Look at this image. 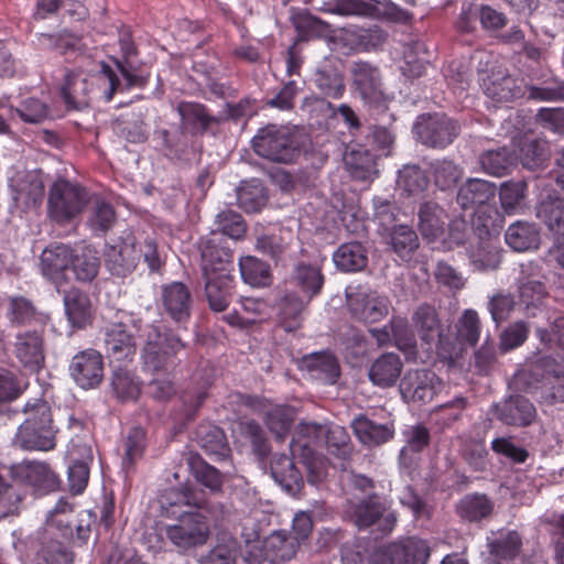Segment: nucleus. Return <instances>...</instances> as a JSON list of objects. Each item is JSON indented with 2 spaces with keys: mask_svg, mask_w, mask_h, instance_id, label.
<instances>
[{
  "mask_svg": "<svg viewBox=\"0 0 564 564\" xmlns=\"http://www.w3.org/2000/svg\"><path fill=\"white\" fill-rule=\"evenodd\" d=\"M73 250L65 245H55L44 249L41 254L42 273L58 289L64 281L69 280Z\"/></svg>",
  "mask_w": 564,
  "mask_h": 564,
  "instance_id": "obj_19",
  "label": "nucleus"
},
{
  "mask_svg": "<svg viewBox=\"0 0 564 564\" xmlns=\"http://www.w3.org/2000/svg\"><path fill=\"white\" fill-rule=\"evenodd\" d=\"M10 187L17 206L23 208L37 205L43 197L44 186L35 172L17 173L10 180Z\"/></svg>",
  "mask_w": 564,
  "mask_h": 564,
  "instance_id": "obj_24",
  "label": "nucleus"
},
{
  "mask_svg": "<svg viewBox=\"0 0 564 564\" xmlns=\"http://www.w3.org/2000/svg\"><path fill=\"white\" fill-rule=\"evenodd\" d=\"M457 340L475 346L480 337L481 324L478 313L473 308L465 310L457 324Z\"/></svg>",
  "mask_w": 564,
  "mask_h": 564,
  "instance_id": "obj_52",
  "label": "nucleus"
},
{
  "mask_svg": "<svg viewBox=\"0 0 564 564\" xmlns=\"http://www.w3.org/2000/svg\"><path fill=\"white\" fill-rule=\"evenodd\" d=\"M496 194V186L481 178H469L458 189L457 203L463 209L474 210L488 204Z\"/></svg>",
  "mask_w": 564,
  "mask_h": 564,
  "instance_id": "obj_27",
  "label": "nucleus"
},
{
  "mask_svg": "<svg viewBox=\"0 0 564 564\" xmlns=\"http://www.w3.org/2000/svg\"><path fill=\"white\" fill-rule=\"evenodd\" d=\"M115 220L116 214L112 206L101 198H95L87 219L89 228L101 235L112 227Z\"/></svg>",
  "mask_w": 564,
  "mask_h": 564,
  "instance_id": "obj_48",
  "label": "nucleus"
},
{
  "mask_svg": "<svg viewBox=\"0 0 564 564\" xmlns=\"http://www.w3.org/2000/svg\"><path fill=\"white\" fill-rule=\"evenodd\" d=\"M323 443L326 444L329 454L343 460L347 459L351 454L349 434L339 425H325Z\"/></svg>",
  "mask_w": 564,
  "mask_h": 564,
  "instance_id": "obj_51",
  "label": "nucleus"
},
{
  "mask_svg": "<svg viewBox=\"0 0 564 564\" xmlns=\"http://www.w3.org/2000/svg\"><path fill=\"white\" fill-rule=\"evenodd\" d=\"M202 271L205 295L213 311H225L234 290L231 253L208 241L202 250Z\"/></svg>",
  "mask_w": 564,
  "mask_h": 564,
  "instance_id": "obj_2",
  "label": "nucleus"
},
{
  "mask_svg": "<svg viewBox=\"0 0 564 564\" xmlns=\"http://www.w3.org/2000/svg\"><path fill=\"white\" fill-rule=\"evenodd\" d=\"M177 111L183 126L193 131L205 130L210 122V117L203 105L184 101L177 106Z\"/></svg>",
  "mask_w": 564,
  "mask_h": 564,
  "instance_id": "obj_55",
  "label": "nucleus"
},
{
  "mask_svg": "<svg viewBox=\"0 0 564 564\" xmlns=\"http://www.w3.org/2000/svg\"><path fill=\"white\" fill-rule=\"evenodd\" d=\"M239 268L242 280L251 286H265L271 282L269 265L256 257H242Z\"/></svg>",
  "mask_w": 564,
  "mask_h": 564,
  "instance_id": "obj_44",
  "label": "nucleus"
},
{
  "mask_svg": "<svg viewBox=\"0 0 564 564\" xmlns=\"http://www.w3.org/2000/svg\"><path fill=\"white\" fill-rule=\"evenodd\" d=\"M520 545V536L514 531L501 533L500 538L489 541L491 554L503 560L513 558L519 553Z\"/></svg>",
  "mask_w": 564,
  "mask_h": 564,
  "instance_id": "obj_62",
  "label": "nucleus"
},
{
  "mask_svg": "<svg viewBox=\"0 0 564 564\" xmlns=\"http://www.w3.org/2000/svg\"><path fill=\"white\" fill-rule=\"evenodd\" d=\"M145 448V432L141 427L130 430L123 443L124 455L122 458V467L130 469L134 463L140 459Z\"/></svg>",
  "mask_w": 564,
  "mask_h": 564,
  "instance_id": "obj_57",
  "label": "nucleus"
},
{
  "mask_svg": "<svg viewBox=\"0 0 564 564\" xmlns=\"http://www.w3.org/2000/svg\"><path fill=\"white\" fill-rule=\"evenodd\" d=\"M536 217L552 234L553 241L564 239V193L562 197L543 199L536 207Z\"/></svg>",
  "mask_w": 564,
  "mask_h": 564,
  "instance_id": "obj_28",
  "label": "nucleus"
},
{
  "mask_svg": "<svg viewBox=\"0 0 564 564\" xmlns=\"http://www.w3.org/2000/svg\"><path fill=\"white\" fill-rule=\"evenodd\" d=\"M412 323L423 341L435 343L444 352L451 355V349L447 348L448 339L442 332L438 315L433 306H419L412 315Z\"/></svg>",
  "mask_w": 564,
  "mask_h": 564,
  "instance_id": "obj_20",
  "label": "nucleus"
},
{
  "mask_svg": "<svg viewBox=\"0 0 564 564\" xmlns=\"http://www.w3.org/2000/svg\"><path fill=\"white\" fill-rule=\"evenodd\" d=\"M90 94L105 101H110L117 91L131 87H143L145 78L132 74L120 62L116 61V69L106 64L100 65L96 74L87 75Z\"/></svg>",
  "mask_w": 564,
  "mask_h": 564,
  "instance_id": "obj_6",
  "label": "nucleus"
},
{
  "mask_svg": "<svg viewBox=\"0 0 564 564\" xmlns=\"http://www.w3.org/2000/svg\"><path fill=\"white\" fill-rule=\"evenodd\" d=\"M69 373L80 388H96L104 378L102 356L95 349L76 354L70 361Z\"/></svg>",
  "mask_w": 564,
  "mask_h": 564,
  "instance_id": "obj_15",
  "label": "nucleus"
},
{
  "mask_svg": "<svg viewBox=\"0 0 564 564\" xmlns=\"http://www.w3.org/2000/svg\"><path fill=\"white\" fill-rule=\"evenodd\" d=\"M491 510V502L482 495L466 496L458 506L459 514L470 521H476L488 516Z\"/></svg>",
  "mask_w": 564,
  "mask_h": 564,
  "instance_id": "obj_59",
  "label": "nucleus"
},
{
  "mask_svg": "<svg viewBox=\"0 0 564 564\" xmlns=\"http://www.w3.org/2000/svg\"><path fill=\"white\" fill-rule=\"evenodd\" d=\"M139 261L137 238L131 232H124L119 240L106 248L105 263L113 275L126 276L130 274Z\"/></svg>",
  "mask_w": 564,
  "mask_h": 564,
  "instance_id": "obj_13",
  "label": "nucleus"
},
{
  "mask_svg": "<svg viewBox=\"0 0 564 564\" xmlns=\"http://www.w3.org/2000/svg\"><path fill=\"white\" fill-rule=\"evenodd\" d=\"M344 163L356 180L369 181L377 173L373 155L362 145H349L344 154Z\"/></svg>",
  "mask_w": 564,
  "mask_h": 564,
  "instance_id": "obj_30",
  "label": "nucleus"
},
{
  "mask_svg": "<svg viewBox=\"0 0 564 564\" xmlns=\"http://www.w3.org/2000/svg\"><path fill=\"white\" fill-rule=\"evenodd\" d=\"M402 367V361L398 355L383 354L372 362L368 372L369 379L380 388L392 387L398 381Z\"/></svg>",
  "mask_w": 564,
  "mask_h": 564,
  "instance_id": "obj_31",
  "label": "nucleus"
},
{
  "mask_svg": "<svg viewBox=\"0 0 564 564\" xmlns=\"http://www.w3.org/2000/svg\"><path fill=\"white\" fill-rule=\"evenodd\" d=\"M335 265L344 272L360 271L368 262L367 251L359 242L341 245L333 254Z\"/></svg>",
  "mask_w": 564,
  "mask_h": 564,
  "instance_id": "obj_39",
  "label": "nucleus"
},
{
  "mask_svg": "<svg viewBox=\"0 0 564 564\" xmlns=\"http://www.w3.org/2000/svg\"><path fill=\"white\" fill-rule=\"evenodd\" d=\"M113 391L122 400H135L140 394V381L133 373L124 369L113 372L111 381Z\"/></svg>",
  "mask_w": 564,
  "mask_h": 564,
  "instance_id": "obj_58",
  "label": "nucleus"
},
{
  "mask_svg": "<svg viewBox=\"0 0 564 564\" xmlns=\"http://www.w3.org/2000/svg\"><path fill=\"white\" fill-rule=\"evenodd\" d=\"M23 413L25 420L18 429L14 445L26 451L53 449L56 445V430L47 402L40 398L30 400L25 403Z\"/></svg>",
  "mask_w": 564,
  "mask_h": 564,
  "instance_id": "obj_3",
  "label": "nucleus"
},
{
  "mask_svg": "<svg viewBox=\"0 0 564 564\" xmlns=\"http://www.w3.org/2000/svg\"><path fill=\"white\" fill-rule=\"evenodd\" d=\"M314 82L324 95L332 98H339L345 90L341 73L335 67L317 69Z\"/></svg>",
  "mask_w": 564,
  "mask_h": 564,
  "instance_id": "obj_54",
  "label": "nucleus"
},
{
  "mask_svg": "<svg viewBox=\"0 0 564 564\" xmlns=\"http://www.w3.org/2000/svg\"><path fill=\"white\" fill-rule=\"evenodd\" d=\"M352 83L359 97L371 107H386L387 96L381 88V75L377 67L362 61L350 68Z\"/></svg>",
  "mask_w": 564,
  "mask_h": 564,
  "instance_id": "obj_11",
  "label": "nucleus"
},
{
  "mask_svg": "<svg viewBox=\"0 0 564 564\" xmlns=\"http://www.w3.org/2000/svg\"><path fill=\"white\" fill-rule=\"evenodd\" d=\"M299 541L285 531H276L270 534L263 542L265 556L272 564L286 562L294 557Z\"/></svg>",
  "mask_w": 564,
  "mask_h": 564,
  "instance_id": "obj_34",
  "label": "nucleus"
},
{
  "mask_svg": "<svg viewBox=\"0 0 564 564\" xmlns=\"http://www.w3.org/2000/svg\"><path fill=\"white\" fill-rule=\"evenodd\" d=\"M386 241L392 250L403 260H406L419 247L415 231L405 225H400L388 230Z\"/></svg>",
  "mask_w": 564,
  "mask_h": 564,
  "instance_id": "obj_40",
  "label": "nucleus"
},
{
  "mask_svg": "<svg viewBox=\"0 0 564 564\" xmlns=\"http://www.w3.org/2000/svg\"><path fill=\"white\" fill-rule=\"evenodd\" d=\"M292 282L303 293L306 302L317 295L324 284V275L318 264L301 262L296 264L292 274Z\"/></svg>",
  "mask_w": 564,
  "mask_h": 564,
  "instance_id": "obj_35",
  "label": "nucleus"
},
{
  "mask_svg": "<svg viewBox=\"0 0 564 564\" xmlns=\"http://www.w3.org/2000/svg\"><path fill=\"white\" fill-rule=\"evenodd\" d=\"M347 303L352 315L365 323H377L389 313L388 297L376 292L347 293Z\"/></svg>",
  "mask_w": 564,
  "mask_h": 564,
  "instance_id": "obj_17",
  "label": "nucleus"
},
{
  "mask_svg": "<svg viewBox=\"0 0 564 564\" xmlns=\"http://www.w3.org/2000/svg\"><path fill=\"white\" fill-rule=\"evenodd\" d=\"M161 304L164 312L176 323L189 318L192 295L182 282H172L162 286Z\"/></svg>",
  "mask_w": 564,
  "mask_h": 564,
  "instance_id": "obj_21",
  "label": "nucleus"
},
{
  "mask_svg": "<svg viewBox=\"0 0 564 564\" xmlns=\"http://www.w3.org/2000/svg\"><path fill=\"white\" fill-rule=\"evenodd\" d=\"M88 203V193L77 184L56 181L50 189L48 215L59 224L70 221Z\"/></svg>",
  "mask_w": 564,
  "mask_h": 564,
  "instance_id": "obj_5",
  "label": "nucleus"
},
{
  "mask_svg": "<svg viewBox=\"0 0 564 564\" xmlns=\"http://www.w3.org/2000/svg\"><path fill=\"white\" fill-rule=\"evenodd\" d=\"M325 425L315 422H301L295 430L290 444L291 454L303 460L308 474V481L316 484L326 476L323 458L316 453V447L323 444Z\"/></svg>",
  "mask_w": 564,
  "mask_h": 564,
  "instance_id": "obj_4",
  "label": "nucleus"
},
{
  "mask_svg": "<svg viewBox=\"0 0 564 564\" xmlns=\"http://www.w3.org/2000/svg\"><path fill=\"white\" fill-rule=\"evenodd\" d=\"M519 158L525 169L535 170L546 158V142L527 139L520 148Z\"/></svg>",
  "mask_w": 564,
  "mask_h": 564,
  "instance_id": "obj_61",
  "label": "nucleus"
},
{
  "mask_svg": "<svg viewBox=\"0 0 564 564\" xmlns=\"http://www.w3.org/2000/svg\"><path fill=\"white\" fill-rule=\"evenodd\" d=\"M67 457L68 485L74 495H80L89 479V464L93 462L91 447L80 441L73 440L68 446Z\"/></svg>",
  "mask_w": 564,
  "mask_h": 564,
  "instance_id": "obj_18",
  "label": "nucleus"
},
{
  "mask_svg": "<svg viewBox=\"0 0 564 564\" xmlns=\"http://www.w3.org/2000/svg\"><path fill=\"white\" fill-rule=\"evenodd\" d=\"M254 151L271 161L290 163L299 153L288 128L267 126L252 139Z\"/></svg>",
  "mask_w": 564,
  "mask_h": 564,
  "instance_id": "obj_8",
  "label": "nucleus"
},
{
  "mask_svg": "<svg viewBox=\"0 0 564 564\" xmlns=\"http://www.w3.org/2000/svg\"><path fill=\"white\" fill-rule=\"evenodd\" d=\"M498 417L508 425H529L535 417L533 404L523 397H512L497 408Z\"/></svg>",
  "mask_w": 564,
  "mask_h": 564,
  "instance_id": "obj_33",
  "label": "nucleus"
},
{
  "mask_svg": "<svg viewBox=\"0 0 564 564\" xmlns=\"http://www.w3.org/2000/svg\"><path fill=\"white\" fill-rule=\"evenodd\" d=\"M398 186L409 195H417L427 187V178L415 164L404 165L398 175Z\"/></svg>",
  "mask_w": 564,
  "mask_h": 564,
  "instance_id": "obj_56",
  "label": "nucleus"
},
{
  "mask_svg": "<svg viewBox=\"0 0 564 564\" xmlns=\"http://www.w3.org/2000/svg\"><path fill=\"white\" fill-rule=\"evenodd\" d=\"M64 306L68 321L73 326L85 325L91 315L88 296L77 289H70L64 295Z\"/></svg>",
  "mask_w": 564,
  "mask_h": 564,
  "instance_id": "obj_42",
  "label": "nucleus"
},
{
  "mask_svg": "<svg viewBox=\"0 0 564 564\" xmlns=\"http://www.w3.org/2000/svg\"><path fill=\"white\" fill-rule=\"evenodd\" d=\"M413 131L423 144L444 148L453 142L457 134V127L444 115H423L417 118Z\"/></svg>",
  "mask_w": 564,
  "mask_h": 564,
  "instance_id": "obj_10",
  "label": "nucleus"
},
{
  "mask_svg": "<svg viewBox=\"0 0 564 564\" xmlns=\"http://www.w3.org/2000/svg\"><path fill=\"white\" fill-rule=\"evenodd\" d=\"M292 239V232L289 230L279 229L278 232L261 235L257 239L256 248L258 251L279 259L286 250Z\"/></svg>",
  "mask_w": 564,
  "mask_h": 564,
  "instance_id": "obj_49",
  "label": "nucleus"
},
{
  "mask_svg": "<svg viewBox=\"0 0 564 564\" xmlns=\"http://www.w3.org/2000/svg\"><path fill=\"white\" fill-rule=\"evenodd\" d=\"M430 550L425 541L410 538L390 544L373 555L375 564H425Z\"/></svg>",
  "mask_w": 564,
  "mask_h": 564,
  "instance_id": "obj_14",
  "label": "nucleus"
},
{
  "mask_svg": "<svg viewBox=\"0 0 564 564\" xmlns=\"http://www.w3.org/2000/svg\"><path fill=\"white\" fill-rule=\"evenodd\" d=\"M351 429L356 437L369 447L382 445L394 435L393 423H378L362 414L352 420Z\"/></svg>",
  "mask_w": 564,
  "mask_h": 564,
  "instance_id": "obj_26",
  "label": "nucleus"
},
{
  "mask_svg": "<svg viewBox=\"0 0 564 564\" xmlns=\"http://www.w3.org/2000/svg\"><path fill=\"white\" fill-rule=\"evenodd\" d=\"M505 240L513 250L523 252L539 247L540 234L535 225L517 221L507 229Z\"/></svg>",
  "mask_w": 564,
  "mask_h": 564,
  "instance_id": "obj_37",
  "label": "nucleus"
},
{
  "mask_svg": "<svg viewBox=\"0 0 564 564\" xmlns=\"http://www.w3.org/2000/svg\"><path fill=\"white\" fill-rule=\"evenodd\" d=\"M402 435L405 445L402 447L400 452V462L401 464L406 465L409 453H419L429 445L430 432L425 426L421 424H415L406 426L403 430Z\"/></svg>",
  "mask_w": 564,
  "mask_h": 564,
  "instance_id": "obj_50",
  "label": "nucleus"
},
{
  "mask_svg": "<svg viewBox=\"0 0 564 564\" xmlns=\"http://www.w3.org/2000/svg\"><path fill=\"white\" fill-rule=\"evenodd\" d=\"M292 421V410L284 406L272 408L265 415L267 426L279 440H282L289 432Z\"/></svg>",
  "mask_w": 564,
  "mask_h": 564,
  "instance_id": "obj_64",
  "label": "nucleus"
},
{
  "mask_svg": "<svg viewBox=\"0 0 564 564\" xmlns=\"http://www.w3.org/2000/svg\"><path fill=\"white\" fill-rule=\"evenodd\" d=\"M527 189L528 185L523 181L503 183L499 192L502 209L507 214L518 213L524 206Z\"/></svg>",
  "mask_w": 564,
  "mask_h": 564,
  "instance_id": "obj_46",
  "label": "nucleus"
},
{
  "mask_svg": "<svg viewBox=\"0 0 564 564\" xmlns=\"http://www.w3.org/2000/svg\"><path fill=\"white\" fill-rule=\"evenodd\" d=\"M10 474L13 479L29 486L37 494H47L58 487L57 475L44 462L23 460L13 465Z\"/></svg>",
  "mask_w": 564,
  "mask_h": 564,
  "instance_id": "obj_12",
  "label": "nucleus"
},
{
  "mask_svg": "<svg viewBox=\"0 0 564 564\" xmlns=\"http://www.w3.org/2000/svg\"><path fill=\"white\" fill-rule=\"evenodd\" d=\"M437 376L427 369L409 370L403 377L400 391L404 399L429 402L441 389Z\"/></svg>",
  "mask_w": 564,
  "mask_h": 564,
  "instance_id": "obj_16",
  "label": "nucleus"
},
{
  "mask_svg": "<svg viewBox=\"0 0 564 564\" xmlns=\"http://www.w3.org/2000/svg\"><path fill=\"white\" fill-rule=\"evenodd\" d=\"M430 173L435 185L442 191L454 186L463 175L462 170L454 162L445 159L431 162Z\"/></svg>",
  "mask_w": 564,
  "mask_h": 564,
  "instance_id": "obj_53",
  "label": "nucleus"
},
{
  "mask_svg": "<svg viewBox=\"0 0 564 564\" xmlns=\"http://www.w3.org/2000/svg\"><path fill=\"white\" fill-rule=\"evenodd\" d=\"M127 322L144 337L143 366L155 376L150 382L152 395L158 400L169 399L174 392L170 375L175 369L176 355L184 344L178 337L162 333L158 326L147 325L142 328L141 321L132 316H128Z\"/></svg>",
  "mask_w": 564,
  "mask_h": 564,
  "instance_id": "obj_1",
  "label": "nucleus"
},
{
  "mask_svg": "<svg viewBox=\"0 0 564 564\" xmlns=\"http://www.w3.org/2000/svg\"><path fill=\"white\" fill-rule=\"evenodd\" d=\"M237 202L247 213L259 212L267 203V195L258 180L243 182L237 189Z\"/></svg>",
  "mask_w": 564,
  "mask_h": 564,
  "instance_id": "obj_43",
  "label": "nucleus"
},
{
  "mask_svg": "<svg viewBox=\"0 0 564 564\" xmlns=\"http://www.w3.org/2000/svg\"><path fill=\"white\" fill-rule=\"evenodd\" d=\"M362 35L350 28L334 31L330 36V48L337 53L347 55L361 46Z\"/></svg>",
  "mask_w": 564,
  "mask_h": 564,
  "instance_id": "obj_63",
  "label": "nucleus"
},
{
  "mask_svg": "<svg viewBox=\"0 0 564 564\" xmlns=\"http://www.w3.org/2000/svg\"><path fill=\"white\" fill-rule=\"evenodd\" d=\"M345 512L358 529L376 527L382 534L389 533L397 520L392 512H384L377 497L348 500Z\"/></svg>",
  "mask_w": 564,
  "mask_h": 564,
  "instance_id": "obj_9",
  "label": "nucleus"
},
{
  "mask_svg": "<svg viewBox=\"0 0 564 564\" xmlns=\"http://www.w3.org/2000/svg\"><path fill=\"white\" fill-rule=\"evenodd\" d=\"M105 348L113 361L130 360L135 354L133 336L127 329L126 322L109 325L105 332Z\"/></svg>",
  "mask_w": 564,
  "mask_h": 564,
  "instance_id": "obj_23",
  "label": "nucleus"
},
{
  "mask_svg": "<svg viewBox=\"0 0 564 564\" xmlns=\"http://www.w3.org/2000/svg\"><path fill=\"white\" fill-rule=\"evenodd\" d=\"M393 345L408 356H414L416 338L404 318H392Z\"/></svg>",
  "mask_w": 564,
  "mask_h": 564,
  "instance_id": "obj_60",
  "label": "nucleus"
},
{
  "mask_svg": "<svg viewBox=\"0 0 564 564\" xmlns=\"http://www.w3.org/2000/svg\"><path fill=\"white\" fill-rule=\"evenodd\" d=\"M14 355L25 368L32 371L39 370L44 362L41 334L35 330L18 333L14 341Z\"/></svg>",
  "mask_w": 564,
  "mask_h": 564,
  "instance_id": "obj_25",
  "label": "nucleus"
},
{
  "mask_svg": "<svg viewBox=\"0 0 564 564\" xmlns=\"http://www.w3.org/2000/svg\"><path fill=\"white\" fill-rule=\"evenodd\" d=\"M514 161L513 154L506 148L486 151L479 159L484 172L494 176L505 175Z\"/></svg>",
  "mask_w": 564,
  "mask_h": 564,
  "instance_id": "obj_45",
  "label": "nucleus"
},
{
  "mask_svg": "<svg viewBox=\"0 0 564 564\" xmlns=\"http://www.w3.org/2000/svg\"><path fill=\"white\" fill-rule=\"evenodd\" d=\"M3 119H11L19 116L22 121L39 123L50 117V109L46 104L37 98L25 99L19 108H13L6 101V108L1 110Z\"/></svg>",
  "mask_w": 564,
  "mask_h": 564,
  "instance_id": "obj_41",
  "label": "nucleus"
},
{
  "mask_svg": "<svg viewBox=\"0 0 564 564\" xmlns=\"http://www.w3.org/2000/svg\"><path fill=\"white\" fill-rule=\"evenodd\" d=\"M419 230L422 237L430 243L445 242V225L447 215L436 203L427 202L420 206Z\"/></svg>",
  "mask_w": 564,
  "mask_h": 564,
  "instance_id": "obj_22",
  "label": "nucleus"
},
{
  "mask_svg": "<svg viewBox=\"0 0 564 564\" xmlns=\"http://www.w3.org/2000/svg\"><path fill=\"white\" fill-rule=\"evenodd\" d=\"M69 276L78 281H91L98 273L99 258L89 246L75 248L72 254Z\"/></svg>",
  "mask_w": 564,
  "mask_h": 564,
  "instance_id": "obj_36",
  "label": "nucleus"
},
{
  "mask_svg": "<svg viewBox=\"0 0 564 564\" xmlns=\"http://www.w3.org/2000/svg\"><path fill=\"white\" fill-rule=\"evenodd\" d=\"M165 534L175 547L185 552L207 542L209 524L202 511H183L176 523L166 525Z\"/></svg>",
  "mask_w": 564,
  "mask_h": 564,
  "instance_id": "obj_7",
  "label": "nucleus"
},
{
  "mask_svg": "<svg viewBox=\"0 0 564 564\" xmlns=\"http://www.w3.org/2000/svg\"><path fill=\"white\" fill-rule=\"evenodd\" d=\"M296 463L303 464V460L285 454L275 456L271 462L272 478L288 492L297 490L302 484V474Z\"/></svg>",
  "mask_w": 564,
  "mask_h": 564,
  "instance_id": "obj_29",
  "label": "nucleus"
},
{
  "mask_svg": "<svg viewBox=\"0 0 564 564\" xmlns=\"http://www.w3.org/2000/svg\"><path fill=\"white\" fill-rule=\"evenodd\" d=\"M306 299H300L294 294H286L280 303V322L288 332L295 330L302 321V312L305 307Z\"/></svg>",
  "mask_w": 564,
  "mask_h": 564,
  "instance_id": "obj_47",
  "label": "nucleus"
},
{
  "mask_svg": "<svg viewBox=\"0 0 564 564\" xmlns=\"http://www.w3.org/2000/svg\"><path fill=\"white\" fill-rule=\"evenodd\" d=\"M302 368L313 379L328 384L335 383L340 373L337 359L329 352H316L305 357L302 360Z\"/></svg>",
  "mask_w": 564,
  "mask_h": 564,
  "instance_id": "obj_32",
  "label": "nucleus"
},
{
  "mask_svg": "<svg viewBox=\"0 0 564 564\" xmlns=\"http://www.w3.org/2000/svg\"><path fill=\"white\" fill-rule=\"evenodd\" d=\"M88 78L82 73H67L65 83L62 87V96L66 105L74 109H79L88 105L89 101Z\"/></svg>",
  "mask_w": 564,
  "mask_h": 564,
  "instance_id": "obj_38",
  "label": "nucleus"
}]
</instances>
